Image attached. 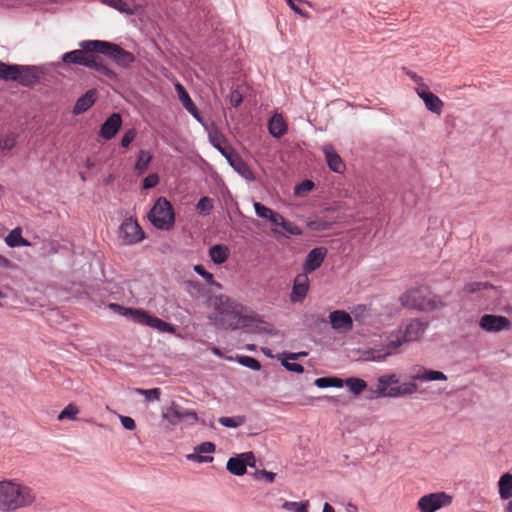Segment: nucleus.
Segmentation results:
<instances>
[{
	"mask_svg": "<svg viewBox=\"0 0 512 512\" xmlns=\"http://www.w3.org/2000/svg\"><path fill=\"white\" fill-rule=\"evenodd\" d=\"M447 376L438 370L428 369L422 365L411 368L409 381L401 382L396 373L380 375L376 380L374 389H371V398H402L411 396L419 391L418 382L446 381Z\"/></svg>",
	"mask_w": 512,
	"mask_h": 512,
	"instance_id": "nucleus-1",
	"label": "nucleus"
},
{
	"mask_svg": "<svg viewBox=\"0 0 512 512\" xmlns=\"http://www.w3.org/2000/svg\"><path fill=\"white\" fill-rule=\"evenodd\" d=\"M428 328V322L420 319H408L402 322L398 330L392 332L388 341L380 349L372 351L373 361H384L388 356L398 353L400 347L409 342L420 340Z\"/></svg>",
	"mask_w": 512,
	"mask_h": 512,
	"instance_id": "nucleus-2",
	"label": "nucleus"
},
{
	"mask_svg": "<svg viewBox=\"0 0 512 512\" xmlns=\"http://www.w3.org/2000/svg\"><path fill=\"white\" fill-rule=\"evenodd\" d=\"M37 501L35 490L16 479L0 481V512H16L33 506Z\"/></svg>",
	"mask_w": 512,
	"mask_h": 512,
	"instance_id": "nucleus-3",
	"label": "nucleus"
},
{
	"mask_svg": "<svg viewBox=\"0 0 512 512\" xmlns=\"http://www.w3.org/2000/svg\"><path fill=\"white\" fill-rule=\"evenodd\" d=\"M99 42V40H83L79 43L81 49H76L62 55L64 63H72L93 69L103 75L112 76L113 72L103 63L99 56L93 53H99V49H92L90 43Z\"/></svg>",
	"mask_w": 512,
	"mask_h": 512,
	"instance_id": "nucleus-4",
	"label": "nucleus"
},
{
	"mask_svg": "<svg viewBox=\"0 0 512 512\" xmlns=\"http://www.w3.org/2000/svg\"><path fill=\"white\" fill-rule=\"evenodd\" d=\"M211 306L216 311L215 319L225 328L236 329L244 321L242 305L227 295L214 296L210 299Z\"/></svg>",
	"mask_w": 512,
	"mask_h": 512,
	"instance_id": "nucleus-5",
	"label": "nucleus"
},
{
	"mask_svg": "<svg viewBox=\"0 0 512 512\" xmlns=\"http://www.w3.org/2000/svg\"><path fill=\"white\" fill-rule=\"evenodd\" d=\"M400 302L406 308L422 311L434 310L442 306L440 299L433 295L426 286H419L406 291L401 295Z\"/></svg>",
	"mask_w": 512,
	"mask_h": 512,
	"instance_id": "nucleus-6",
	"label": "nucleus"
},
{
	"mask_svg": "<svg viewBox=\"0 0 512 512\" xmlns=\"http://www.w3.org/2000/svg\"><path fill=\"white\" fill-rule=\"evenodd\" d=\"M150 222L161 230H169L175 222V213L171 203L163 197H160L154 203L148 215Z\"/></svg>",
	"mask_w": 512,
	"mask_h": 512,
	"instance_id": "nucleus-7",
	"label": "nucleus"
},
{
	"mask_svg": "<svg viewBox=\"0 0 512 512\" xmlns=\"http://www.w3.org/2000/svg\"><path fill=\"white\" fill-rule=\"evenodd\" d=\"M92 49H99V54L107 56L109 59L114 61L118 66L122 68H128L135 61V56L119 45L99 40V42L90 43Z\"/></svg>",
	"mask_w": 512,
	"mask_h": 512,
	"instance_id": "nucleus-8",
	"label": "nucleus"
},
{
	"mask_svg": "<svg viewBox=\"0 0 512 512\" xmlns=\"http://www.w3.org/2000/svg\"><path fill=\"white\" fill-rule=\"evenodd\" d=\"M123 315L129 318L134 323L145 325L159 332L174 333L175 328L168 322L163 321L158 317L150 315L148 312L141 309L125 308Z\"/></svg>",
	"mask_w": 512,
	"mask_h": 512,
	"instance_id": "nucleus-9",
	"label": "nucleus"
},
{
	"mask_svg": "<svg viewBox=\"0 0 512 512\" xmlns=\"http://www.w3.org/2000/svg\"><path fill=\"white\" fill-rule=\"evenodd\" d=\"M162 419L167 420L170 425H177L180 421H185L189 425H194L199 418L194 410L186 409L180 404L172 401L168 408L162 413Z\"/></svg>",
	"mask_w": 512,
	"mask_h": 512,
	"instance_id": "nucleus-10",
	"label": "nucleus"
},
{
	"mask_svg": "<svg viewBox=\"0 0 512 512\" xmlns=\"http://www.w3.org/2000/svg\"><path fill=\"white\" fill-rule=\"evenodd\" d=\"M413 79L417 84L415 92L424 102L426 109L431 113L440 115L444 107L443 101L430 91L429 87L423 82L421 77L413 76Z\"/></svg>",
	"mask_w": 512,
	"mask_h": 512,
	"instance_id": "nucleus-11",
	"label": "nucleus"
},
{
	"mask_svg": "<svg viewBox=\"0 0 512 512\" xmlns=\"http://www.w3.org/2000/svg\"><path fill=\"white\" fill-rule=\"evenodd\" d=\"M452 503V496L441 491L423 495L418 499L417 508L420 512H436Z\"/></svg>",
	"mask_w": 512,
	"mask_h": 512,
	"instance_id": "nucleus-12",
	"label": "nucleus"
},
{
	"mask_svg": "<svg viewBox=\"0 0 512 512\" xmlns=\"http://www.w3.org/2000/svg\"><path fill=\"white\" fill-rule=\"evenodd\" d=\"M119 239L125 245H133L144 239V232L136 219H125L119 228Z\"/></svg>",
	"mask_w": 512,
	"mask_h": 512,
	"instance_id": "nucleus-13",
	"label": "nucleus"
},
{
	"mask_svg": "<svg viewBox=\"0 0 512 512\" xmlns=\"http://www.w3.org/2000/svg\"><path fill=\"white\" fill-rule=\"evenodd\" d=\"M256 463L253 452H244L228 459L227 471L235 476H242L246 473L247 467H254Z\"/></svg>",
	"mask_w": 512,
	"mask_h": 512,
	"instance_id": "nucleus-14",
	"label": "nucleus"
},
{
	"mask_svg": "<svg viewBox=\"0 0 512 512\" xmlns=\"http://www.w3.org/2000/svg\"><path fill=\"white\" fill-rule=\"evenodd\" d=\"M479 327L487 333H499L511 328V321L501 315L485 314L479 319Z\"/></svg>",
	"mask_w": 512,
	"mask_h": 512,
	"instance_id": "nucleus-15",
	"label": "nucleus"
},
{
	"mask_svg": "<svg viewBox=\"0 0 512 512\" xmlns=\"http://www.w3.org/2000/svg\"><path fill=\"white\" fill-rule=\"evenodd\" d=\"M42 71L36 66L18 65L13 81L20 83L22 86L30 87L40 82Z\"/></svg>",
	"mask_w": 512,
	"mask_h": 512,
	"instance_id": "nucleus-16",
	"label": "nucleus"
},
{
	"mask_svg": "<svg viewBox=\"0 0 512 512\" xmlns=\"http://www.w3.org/2000/svg\"><path fill=\"white\" fill-rule=\"evenodd\" d=\"M329 323L337 333H347L353 328V318L344 310H335L329 314Z\"/></svg>",
	"mask_w": 512,
	"mask_h": 512,
	"instance_id": "nucleus-17",
	"label": "nucleus"
},
{
	"mask_svg": "<svg viewBox=\"0 0 512 512\" xmlns=\"http://www.w3.org/2000/svg\"><path fill=\"white\" fill-rule=\"evenodd\" d=\"M216 446L214 443L207 441L197 445L194 448V452L186 456L187 460L196 463H211L213 457L209 455L203 456L202 454H211L215 451Z\"/></svg>",
	"mask_w": 512,
	"mask_h": 512,
	"instance_id": "nucleus-18",
	"label": "nucleus"
},
{
	"mask_svg": "<svg viewBox=\"0 0 512 512\" xmlns=\"http://www.w3.org/2000/svg\"><path fill=\"white\" fill-rule=\"evenodd\" d=\"M122 125V118L119 113H113L100 128L99 135L105 140H111L116 136Z\"/></svg>",
	"mask_w": 512,
	"mask_h": 512,
	"instance_id": "nucleus-19",
	"label": "nucleus"
},
{
	"mask_svg": "<svg viewBox=\"0 0 512 512\" xmlns=\"http://www.w3.org/2000/svg\"><path fill=\"white\" fill-rule=\"evenodd\" d=\"M208 136L212 146L216 148L227 161L228 158L231 159L236 154L232 149L226 148L227 140L217 128H211L208 132Z\"/></svg>",
	"mask_w": 512,
	"mask_h": 512,
	"instance_id": "nucleus-20",
	"label": "nucleus"
},
{
	"mask_svg": "<svg viewBox=\"0 0 512 512\" xmlns=\"http://www.w3.org/2000/svg\"><path fill=\"white\" fill-rule=\"evenodd\" d=\"M309 290V278L306 273L298 274L293 283L291 301L301 302L307 295Z\"/></svg>",
	"mask_w": 512,
	"mask_h": 512,
	"instance_id": "nucleus-21",
	"label": "nucleus"
},
{
	"mask_svg": "<svg viewBox=\"0 0 512 512\" xmlns=\"http://www.w3.org/2000/svg\"><path fill=\"white\" fill-rule=\"evenodd\" d=\"M175 90L177 92L178 98L182 103L183 107L199 122L203 124L202 118L199 114V111L190 98L189 94L185 90L184 86L180 83L175 84Z\"/></svg>",
	"mask_w": 512,
	"mask_h": 512,
	"instance_id": "nucleus-22",
	"label": "nucleus"
},
{
	"mask_svg": "<svg viewBox=\"0 0 512 512\" xmlns=\"http://www.w3.org/2000/svg\"><path fill=\"white\" fill-rule=\"evenodd\" d=\"M326 255V249L322 247L312 249L304 262L303 268L305 272H313L321 266Z\"/></svg>",
	"mask_w": 512,
	"mask_h": 512,
	"instance_id": "nucleus-23",
	"label": "nucleus"
},
{
	"mask_svg": "<svg viewBox=\"0 0 512 512\" xmlns=\"http://www.w3.org/2000/svg\"><path fill=\"white\" fill-rule=\"evenodd\" d=\"M322 150L328 167L335 173H342L345 169V164L334 148L331 145H325Z\"/></svg>",
	"mask_w": 512,
	"mask_h": 512,
	"instance_id": "nucleus-24",
	"label": "nucleus"
},
{
	"mask_svg": "<svg viewBox=\"0 0 512 512\" xmlns=\"http://www.w3.org/2000/svg\"><path fill=\"white\" fill-rule=\"evenodd\" d=\"M97 92L94 89L88 90L84 95H82L78 100L76 101L74 107H73V114L74 115H80L84 112H86L94 103L96 100Z\"/></svg>",
	"mask_w": 512,
	"mask_h": 512,
	"instance_id": "nucleus-25",
	"label": "nucleus"
},
{
	"mask_svg": "<svg viewBox=\"0 0 512 512\" xmlns=\"http://www.w3.org/2000/svg\"><path fill=\"white\" fill-rule=\"evenodd\" d=\"M228 163L245 180L250 182L255 180L252 170L237 154L231 159L228 158Z\"/></svg>",
	"mask_w": 512,
	"mask_h": 512,
	"instance_id": "nucleus-26",
	"label": "nucleus"
},
{
	"mask_svg": "<svg viewBox=\"0 0 512 512\" xmlns=\"http://www.w3.org/2000/svg\"><path fill=\"white\" fill-rule=\"evenodd\" d=\"M287 123L281 114H274L268 122L269 133L275 137L280 138L287 132Z\"/></svg>",
	"mask_w": 512,
	"mask_h": 512,
	"instance_id": "nucleus-27",
	"label": "nucleus"
},
{
	"mask_svg": "<svg viewBox=\"0 0 512 512\" xmlns=\"http://www.w3.org/2000/svg\"><path fill=\"white\" fill-rule=\"evenodd\" d=\"M18 138L16 132H7L0 136V151L3 156L8 155L16 147Z\"/></svg>",
	"mask_w": 512,
	"mask_h": 512,
	"instance_id": "nucleus-28",
	"label": "nucleus"
},
{
	"mask_svg": "<svg viewBox=\"0 0 512 512\" xmlns=\"http://www.w3.org/2000/svg\"><path fill=\"white\" fill-rule=\"evenodd\" d=\"M229 248L224 244H217L209 249V257L215 264L224 263L229 257Z\"/></svg>",
	"mask_w": 512,
	"mask_h": 512,
	"instance_id": "nucleus-29",
	"label": "nucleus"
},
{
	"mask_svg": "<svg viewBox=\"0 0 512 512\" xmlns=\"http://www.w3.org/2000/svg\"><path fill=\"white\" fill-rule=\"evenodd\" d=\"M498 492L502 500L512 497V474L504 473L498 481Z\"/></svg>",
	"mask_w": 512,
	"mask_h": 512,
	"instance_id": "nucleus-30",
	"label": "nucleus"
},
{
	"mask_svg": "<svg viewBox=\"0 0 512 512\" xmlns=\"http://www.w3.org/2000/svg\"><path fill=\"white\" fill-rule=\"evenodd\" d=\"M5 243L11 247L30 246V242L22 237V230L16 227L5 238Z\"/></svg>",
	"mask_w": 512,
	"mask_h": 512,
	"instance_id": "nucleus-31",
	"label": "nucleus"
},
{
	"mask_svg": "<svg viewBox=\"0 0 512 512\" xmlns=\"http://www.w3.org/2000/svg\"><path fill=\"white\" fill-rule=\"evenodd\" d=\"M152 160V155L149 151L140 150L136 163L134 165V170L138 175H142L149 167Z\"/></svg>",
	"mask_w": 512,
	"mask_h": 512,
	"instance_id": "nucleus-32",
	"label": "nucleus"
},
{
	"mask_svg": "<svg viewBox=\"0 0 512 512\" xmlns=\"http://www.w3.org/2000/svg\"><path fill=\"white\" fill-rule=\"evenodd\" d=\"M345 385L354 395H360L367 388V383L363 379L355 377L347 378Z\"/></svg>",
	"mask_w": 512,
	"mask_h": 512,
	"instance_id": "nucleus-33",
	"label": "nucleus"
},
{
	"mask_svg": "<svg viewBox=\"0 0 512 512\" xmlns=\"http://www.w3.org/2000/svg\"><path fill=\"white\" fill-rule=\"evenodd\" d=\"M100 2L127 15L134 13V10L123 0H100Z\"/></svg>",
	"mask_w": 512,
	"mask_h": 512,
	"instance_id": "nucleus-34",
	"label": "nucleus"
},
{
	"mask_svg": "<svg viewBox=\"0 0 512 512\" xmlns=\"http://www.w3.org/2000/svg\"><path fill=\"white\" fill-rule=\"evenodd\" d=\"M17 69V64H6L0 61V79L5 81H13Z\"/></svg>",
	"mask_w": 512,
	"mask_h": 512,
	"instance_id": "nucleus-35",
	"label": "nucleus"
},
{
	"mask_svg": "<svg viewBox=\"0 0 512 512\" xmlns=\"http://www.w3.org/2000/svg\"><path fill=\"white\" fill-rule=\"evenodd\" d=\"M17 69V64H6L0 61V79L5 81H13Z\"/></svg>",
	"mask_w": 512,
	"mask_h": 512,
	"instance_id": "nucleus-36",
	"label": "nucleus"
},
{
	"mask_svg": "<svg viewBox=\"0 0 512 512\" xmlns=\"http://www.w3.org/2000/svg\"><path fill=\"white\" fill-rule=\"evenodd\" d=\"M314 384L318 387V388H329V387H334V388H342L343 387V381L339 378H336V377H321V378H317L314 382Z\"/></svg>",
	"mask_w": 512,
	"mask_h": 512,
	"instance_id": "nucleus-37",
	"label": "nucleus"
},
{
	"mask_svg": "<svg viewBox=\"0 0 512 512\" xmlns=\"http://www.w3.org/2000/svg\"><path fill=\"white\" fill-rule=\"evenodd\" d=\"M193 269H194V271H195L199 276H201V277L204 279V281H205L208 285L213 286V287H215L216 289H221V288H222L221 284H220V283H218V282H216V281L214 280V276H213V274H212V273H210V272H208V271L204 268V266H202V265L198 264V265H195Z\"/></svg>",
	"mask_w": 512,
	"mask_h": 512,
	"instance_id": "nucleus-38",
	"label": "nucleus"
},
{
	"mask_svg": "<svg viewBox=\"0 0 512 512\" xmlns=\"http://www.w3.org/2000/svg\"><path fill=\"white\" fill-rule=\"evenodd\" d=\"M308 501L302 502H294V501H284L282 504V508L289 512H308Z\"/></svg>",
	"mask_w": 512,
	"mask_h": 512,
	"instance_id": "nucleus-39",
	"label": "nucleus"
},
{
	"mask_svg": "<svg viewBox=\"0 0 512 512\" xmlns=\"http://www.w3.org/2000/svg\"><path fill=\"white\" fill-rule=\"evenodd\" d=\"M218 421L224 427L237 428L246 422V418L244 416L220 417Z\"/></svg>",
	"mask_w": 512,
	"mask_h": 512,
	"instance_id": "nucleus-40",
	"label": "nucleus"
},
{
	"mask_svg": "<svg viewBox=\"0 0 512 512\" xmlns=\"http://www.w3.org/2000/svg\"><path fill=\"white\" fill-rule=\"evenodd\" d=\"M237 362L239 364H241L242 366L247 367L254 371H258L261 369L260 362L251 356H246V355L237 356Z\"/></svg>",
	"mask_w": 512,
	"mask_h": 512,
	"instance_id": "nucleus-41",
	"label": "nucleus"
},
{
	"mask_svg": "<svg viewBox=\"0 0 512 512\" xmlns=\"http://www.w3.org/2000/svg\"><path fill=\"white\" fill-rule=\"evenodd\" d=\"M79 413V409L75 404H68L58 415V420L63 421L66 419L74 420Z\"/></svg>",
	"mask_w": 512,
	"mask_h": 512,
	"instance_id": "nucleus-42",
	"label": "nucleus"
},
{
	"mask_svg": "<svg viewBox=\"0 0 512 512\" xmlns=\"http://www.w3.org/2000/svg\"><path fill=\"white\" fill-rule=\"evenodd\" d=\"M213 209V201L209 197H202L196 205V210L201 215L209 214Z\"/></svg>",
	"mask_w": 512,
	"mask_h": 512,
	"instance_id": "nucleus-43",
	"label": "nucleus"
},
{
	"mask_svg": "<svg viewBox=\"0 0 512 512\" xmlns=\"http://www.w3.org/2000/svg\"><path fill=\"white\" fill-rule=\"evenodd\" d=\"M253 206L256 215L263 219L269 220L274 212L272 209L266 207L264 204L260 202H254Z\"/></svg>",
	"mask_w": 512,
	"mask_h": 512,
	"instance_id": "nucleus-44",
	"label": "nucleus"
},
{
	"mask_svg": "<svg viewBox=\"0 0 512 512\" xmlns=\"http://www.w3.org/2000/svg\"><path fill=\"white\" fill-rule=\"evenodd\" d=\"M136 393L145 396L148 401H158L160 399V389H136Z\"/></svg>",
	"mask_w": 512,
	"mask_h": 512,
	"instance_id": "nucleus-45",
	"label": "nucleus"
},
{
	"mask_svg": "<svg viewBox=\"0 0 512 512\" xmlns=\"http://www.w3.org/2000/svg\"><path fill=\"white\" fill-rule=\"evenodd\" d=\"M136 134L137 132L134 128L127 130L121 139V146L123 148H128L129 145L134 141Z\"/></svg>",
	"mask_w": 512,
	"mask_h": 512,
	"instance_id": "nucleus-46",
	"label": "nucleus"
},
{
	"mask_svg": "<svg viewBox=\"0 0 512 512\" xmlns=\"http://www.w3.org/2000/svg\"><path fill=\"white\" fill-rule=\"evenodd\" d=\"M289 358H287V356L285 355L284 358L282 359V365L288 370V371H292V372H296V373H302L304 371V368L302 365L298 364V363H292V362H289Z\"/></svg>",
	"mask_w": 512,
	"mask_h": 512,
	"instance_id": "nucleus-47",
	"label": "nucleus"
},
{
	"mask_svg": "<svg viewBox=\"0 0 512 512\" xmlns=\"http://www.w3.org/2000/svg\"><path fill=\"white\" fill-rule=\"evenodd\" d=\"M159 183V176L156 173H151L143 180V189L154 188Z\"/></svg>",
	"mask_w": 512,
	"mask_h": 512,
	"instance_id": "nucleus-48",
	"label": "nucleus"
},
{
	"mask_svg": "<svg viewBox=\"0 0 512 512\" xmlns=\"http://www.w3.org/2000/svg\"><path fill=\"white\" fill-rule=\"evenodd\" d=\"M280 227H282L289 235H301L302 233V230L297 225L286 220L282 225H280Z\"/></svg>",
	"mask_w": 512,
	"mask_h": 512,
	"instance_id": "nucleus-49",
	"label": "nucleus"
},
{
	"mask_svg": "<svg viewBox=\"0 0 512 512\" xmlns=\"http://www.w3.org/2000/svg\"><path fill=\"white\" fill-rule=\"evenodd\" d=\"M314 187V183L310 180H306L295 187V194L302 195L303 193L309 192Z\"/></svg>",
	"mask_w": 512,
	"mask_h": 512,
	"instance_id": "nucleus-50",
	"label": "nucleus"
},
{
	"mask_svg": "<svg viewBox=\"0 0 512 512\" xmlns=\"http://www.w3.org/2000/svg\"><path fill=\"white\" fill-rule=\"evenodd\" d=\"M276 474L267 470H259L254 473L256 479H264L268 483H272Z\"/></svg>",
	"mask_w": 512,
	"mask_h": 512,
	"instance_id": "nucleus-51",
	"label": "nucleus"
},
{
	"mask_svg": "<svg viewBox=\"0 0 512 512\" xmlns=\"http://www.w3.org/2000/svg\"><path fill=\"white\" fill-rule=\"evenodd\" d=\"M119 417V420L122 424V426L129 430V431H133L136 429V423L134 421L133 418L129 417V416H124V415H118Z\"/></svg>",
	"mask_w": 512,
	"mask_h": 512,
	"instance_id": "nucleus-52",
	"label": "nucleus"
},
{
	"mask_svg": "<svg viewBox=\"0 0 512 512\" xmlns=\"http://www.w3.org/2000/svg\"><path fill=\"white\" fill-rule=\"evenodd\" d=\"M289 7L297 14L301 16H307V14L296 4L297 2H301V0H285Z\"/></svg>",
	"mask_w": 512,
	"mask_h": 512,
	"instance_id": "nucleus-53",
	"label": "nucleus"
},
{
	"mask_svg": "<svg viewBox=\"0 0 512 512\" xmlns=\"http://www.w3.org/2000/svg\"><path fill=\"white\" fill-rule=\"evenodd\" d=\"M366 312H367L366 306L359 305L354 310V318L357 321H362L363 318L365 317Z\"/></svg>",
	"mask_w": 512,
	"mask_h": 512,
	"instance_id": "nucleus-54",
	"label": "nucleus"
},
{
	"mask_svg": "<svg viewBox=\"0 0 512 512\" xmlns=\"http://www.w3.org/2000/svg\"><path fill=\"white\" fill-rule=\"evenodd\" d=\"M242 95L240 93H238L237 91H234L231 93V96H230V103L233 107H237L241 104L242 102Z\"/></svg>",
	"mask_w": 512,
	"mask_h": 512,
	"instance_id": "nucleus-55",
	"label": "nucleus"
},
{
	"mask_svg": "<svg viewBox=\"0 0 512 512\" xmlns=\"http://www.w3.org/2000/svg\"><path fill=\"white\" fill-rule=\"evenodd\" d=\"M269 221L275 225V226H280L283 224V222L285 221L284 217L276 212H273L271 218L269 219Z\"/></svg>",
	"mask_w": 512,
	"mask_h": 512,
	"instance_id": "nucleus-56",
	"label": "nucleus"
},
{
	"mask_svg": "<svg viewBox=\"0 0 512 512\" xmlns=\"http://www.w3.org/2000/svg\"><path fill=\"white\" fill-rule=\"evenodd\" d=\"M13 267L11 260L0 254V268L9 269Z\"/></svg>",
	"mask_w": 512,
	"mask_h": 512,
	"instance_id": "nucleus-57",
	"label": "nucleus"
},
{
	"mask_svg": "<svg viewBox=\"0 0 512 512\" xmlns=\"http://www.w3.org/2000/svg\"><path fill=\"white\" fill-rule=\"evenodd\" d=\"M285 355L287 356V358H289L291 360H297L300 357L307 356V352L288 353V354H285Z\"/></svg>",
	"mask_w": 512,
	"mask_h": 512,
	"instance_id": "nucleus-58",
	"label": "nucleus"
},
{
	"mask_svg": "<svg viewBox=\"0 0 512 512\" xmlns=\"http://www.w3.org/2000/svg\"><path fill=\"white\" fill-rule=\"evenodd\" d=\"M259 332L271 333L272 327L269 324H265L264 326L259 327Z\"/></svg>",
	"mask_w": 512,
	"mask_h": 512,
	"instance_id": "nucleus-59",
	"label": "nucleus"
},
{
	"mask_svg": "<svg viewBox=\"0 0 512 512\" xmlns=\"http://www.w3.org/2000/svg\"><path fill=\"white\" fill-rule=\"evenodd\" d=\"M322 512H335V510H334V508L329 503H325L323 505V511Z\"/></svg>",
	"mask_w": 512,
	"mask_h": 512,
	"instance_id": "nucleus-60",
	"label": "nucleus"
},
{
	"mask_svg": "<svg viewBox=\"0 0 512 512\" xmlns=\"http://www.w3.org/2000/svg\"><path fill=\"white\" fill-rule=\"evenodd\" d=\"M506 512H512V500L507 504Z\"/></svg>",
	"mask_w": 512,
	"mask_h": 512,
	"instance_id": "nucleus-61",
	"label": "nucleus"
},
{
	"mask_svg": "<svg viewBox=\"0 0 512 512\" xmlns=\"http://www.w3.org/2000/svg\"><path fill=\"white\" fill-rule=\"evenodd\" d=\"M256 346L254 344H248L246 345V349L249 350V351H253L255 350Z\"/></svg>",
	"mask_w": 512,
	"mask_h": 512,
	"instance_id": "nucleus-62",
	"label": "nucleus"
},
{
	"mask_svg": "<svg viewBox=\"0 0 512 512\" xmlns=\"http://www.w3.org/2000/svg\"><path fill=\"white\" fill-rule=\"evenodd\" d=\"M262 352H263L265 355L269 356V357H271V356H272V355H271L270 350H269V349H267V348H262Z\"/></svg>",
	"mask_w": 512,
	"mask_h": 512,
	"instance_id": "nucleus-63",
	"label": "nucleus"
},
{
	"mask_svg": "<svg viewBox=\"0 0 512 512\" xmlns=\"http://www.w3.org/2000/svg\"><path fill=\"white\" fill-rule=\"evenodd\" d=\"M213 353L216 354V355H220V350L217 349V348H214L213 349Z\"/></svg>",
	"mask_w": 512,
	"mask_h": 512,
	"instance_id": "nucleus-64",
	"label": "nucleus"
}]
</instances>
